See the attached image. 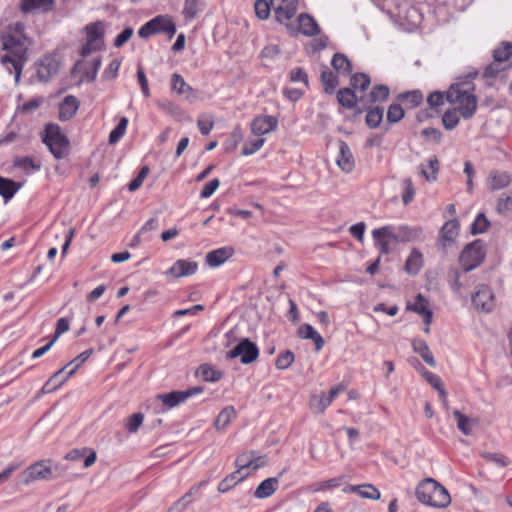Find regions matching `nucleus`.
I'll return each mask as SVG.
<instances>
[{
  "instance_id": "20e7f679",
  "label": "nucleus",
  "mask_w": 512,
  "mask_h": 512,
  "mask_svg": "<svg viewBox=\"0 0 512 512\" xmlns=\"http://www.w3.org/2000/svg\"><path fill=\"white\" fill-rule=\"evenodd\" d=\"M43 142L56 159H63L69 152V141L56 124H48L45 128Z\"/></svg>"
},
{
  "instance_id": "c9c22d12",
  "label": "nucleus",
  "mask_w": 512,
  "mask_h": 512,
  "mask_svg": "<svg viewBox=\"0 0 512 512\" xmlns=\"http://www.w3.org/2000/svg\"><path fill=\"white\" fill-rule=\"evenodd\" d=\"M398 99L405 104L407 108H415L423 101V94L420 90H412L401 93Z\"/></svg>"
},
{
  "instance_id": "7c9ffc66",
  "label": "nucleus",
  "mask_w": 512,
  "mask_h": 512,
  "mask_svg": "<svg viewBox=\"0 0 512 512\" xmlns=\"http://www.w3.org/2000/svg\"><path fill=\"white\" fill-rule=\"evenodd\" d=\"M150 21H156L157 24L154 25L157 28V33L163 32L168 35L169 39H171L176 33V25L175 23L167 16H156Z\"/></svg>"
},
{
  "instance_id": "9b49d317",
  "label": "nucleus",
  "mask_w": 512,
  "mask_h": 512,
  "mask_svg": "<svg viewBox=\"0 0 512 512\" xmlns=\"http://www.w3.org/2000/svg\"><path fill=\"white\" fill-rule=\"evenodd\" d=\"M203 391V387L197 386L186 391H172L166 394H160L157 398L167 408L171 409L186 401L189 397L199 394Z\"/></svg>"
},
{
  "instance_id": "603ef678",
  "label": "nucleus",
  "mask_w": 512,
  "mask_h": 512,
  "mask_svg": "<svg viewBox=\"0 0 512 512\" xmlns=\"http://www.w3.org/2000/svg\"><path fill=\"white\" fill-rule=\"evenodd\" d=\"M265 143V139L263 137H259L257 139L248 140L243 148L241 154L244 156H249L256 153Z\"/></svg>"
},
{
  "instance_id": "0eeeda50",
  "label": "nucleus",
  "mask_w": 512,
  "mask_h": 512,
  "mask_svg": "<svg viewBox=\"0 0 512 512\" xmlns=\"http://www.w3.org/2000/svg\"><path fill=\"white\" fill-rule=\"evenodd\" d=\"M61 67L58 54H47L36 62L37 77L41 82H47L54 77Z\"/></svg>"
},
{
  "instance_id": "69168bd1",
  "label": "nucleus",
  "mask_w": 512,
  "mask_h": 512,
  "mask_svg": "<svg viewBox=\"0 0 512 512\" xmlns=\"http://www.w3.org/2000/svg\"><path fill=\"white\" fill-rule=\"evenodd\" d=\"M422 376L425 378V380H426V381H427V382H428V383H429L433 388H435V389L438 391V393H439L441 390H445V388H444V384H443V382H442L441 378H440L438 375H436V374H434V373H432V372H430V371L424 370V371L422 372Z\"/></svg>"
},
{
  "instance_id": "72a5a7b5",
  "label": "nucleus",
  "mask_w": 512,
  "mask_h": 512,
  "mask_svg": "<svg viewBox=\"0 0 512 512\" xmlns=\"http://www.w3.org/2000/svg\"><path fill=\"white\" fill-rule=\"evenodd\" d=\"M338 102L347 109H352L359 104L360 99H358L354 93V91L350 88H342L337 93Z\"/></svg>"
},
{
  "instance_id": "9d476101",
  "label": "nucleus",
  "mask_w": 512,
  "mask_h": 512,
  "mask_svg": "<svg viewBox=\"0 0 512 512\" xmlns=\"http://www.w3.org/2000/svg\"><path fill=\"white\" fill-rule=\"evenodd\" d=\"M276 20L286 24L297 12L298 0H271Z\"/></svg>"
},
{
  "instance_id": "bf43d9fd",
  "label": "nucleus",
  "mask_w": 512,
  "mask_h": 512,
  "mask_svg": "<svg viewBox=\"0 0 512 512\" xmlns=\"http://www.w3.org/2000/svg\"><path fill=\"white\" fill-rule=\"evenodd\" d=\"M93 350L92 349H89V350H86L84 352H82L81 354H79L76 358H74L72 361H70L66 366H67V369L69 367H72L70 370H69V375H74V373L79 369V367L90 357V355L92 354Z\"/></svg>"
},
{
  "instance_id": "7ed1b4c3",
  "label": "nucleus",
  "mask_w": 512,
  "mask_h": 512,
  "mask_svg": "<svg viewBox=\"0 0 512 512\" xmlns=\"http://www.w3.org/2000/svg\"><path fill=\"white\" fill-rule=\"evenodd\" d=\"M416 497L420 502L437 508H445L451 503L447 489L433 478H425L418 484Z\"/></svg>"
},
{
  "instance_id": "423d86ee",
  "label": "nucleus",
  "mask_w": 512,
  "mask_h": 512,
  "mask_svg": "<svg viewBox=\"0 0 512 512\" xmlns=\"http://www.w3.org/2000/svg\"><path fill=\"white\" fill-rule=\"evenodd\" d=\"M372 237L375 241L380 254L387 255L397 246V236L394 233V226H383L372 231Z\"/></svg>"
},
{
  "instance_id": "8fccbe9b",
  "label": "nucleus",
  "mask_w": 512,
  "mask_h": 512,
  "mask_svg": "<svg viewBox=\"0 0 512 512\" xmlns=\"http://www.w3.org/2000/svg\"><path fill=\"white\" fill-rule=\"evenodd\" d=\"M203 7V0H186L183 12L187 18H194Z\"/></svg>"
},
{
  "instance_id": "4c0bfd02",
  "label": "nucleus",
  "mask_w": 512,
  "mask_h": 512,
  "mask_svg": "<svg viewBox=\"0 0 512 512\" xmlns=\"http://www.w3.org/2000/svg\"><path fill=\"white\" fill-rule=\"evenodd\" d=\"M389 93V88L386 85L380 84L373 87L367 98H363L365 99V104L371 105L372 103L385 101L388 98Z\"/></svg>"
},
{
  "instance_id": "6e6552de",
  "label": "nucleus",
  "mask_w": 512,
  "mask_h": 512,
  "mask_svg": "<svg viewBox=\"0 0 512 512\" xmlns=\"http://www.w3.org/2000/svg\"><path fill=\"white\" fill-rule=\"evenodd\" d=\"M259 350L255 343L243 338L232 350L227 352L226 359L241 358L243 364H249L257 359Z\"/></svg>"
},
{
  "instance_id": "09e8293b",
  "label": "nucleus",
  "mask_w": 512,
  "mask_h": 512,
  "mask_svg": "<svg viewBox=\"0 0 512 512\" xmlns=\"http://www.w3.org/2000/svg\"><path fill=\"white\" fill-rule=\"evenodd\" d=\"M481 457L486 462H491L498 467H506L510 464V460L502 453L482 452Z\"/></svg>"
},
{
  "instance_id": "5701e85b",
  "label": "nucleus",
  "mask_w": 512,
  "mask_h": 512,
  "mask_svg": "<svg viewBox=\"0 0 512 512\" xmlns=\"http://www.w3.org/2000/svg\"><path fill=\"white\" fill-rule=\"evenodd\" d=\"M343 491L356 492L360 497L370 500H378L381 497L380 491L372 484L349 485Z\"/></svg>"
},
{
  "instance_id": "dca6fc26",
  "label": "nucleus",
  "mask_w": 512,
  "mask_h": 512,
  "mask_svg": "<svg viewBox=\"0 0 512 512\" xmlns=\"http://www.w3.org/2000/svg\"><path fill=\"white\" fill-rule=\"evenodd\" d=\"M171 88L179 95H184L189 101L195 100L198 95V92L187 84L184 78L178 73H174L171 77Z\"/></svg>"
},
{
  "instance_id": "c85d7f7f",
  "label": "nucleus",
  "mask_w": 512,
  "mask_h": 512,
  "mask_svg": "<svg viewBox=\"0 0 512 512\" xmlns=\"http://www.w3.org/2000/svg\"><path fill=\"white\" fill-rule=\"evenodd\" d=\"M105 24L102 21L91 23L85 27L87 33V40L90 43H100L102 45L104 36Z\"/></svg>"
},
{
  "instance_id": "1a4fd4ad",
  "label": "nucleus",
  "mask_w": 512,
  "mask_h": 512,
  "mask_svg": "<svg viewBox=\"0 0 512 512\" xmlns=\"http://www.w3.org/2000/svg\"><path fill=\"white\" fill-rule=\"evenodd\" d=\"M53 477L50 461H40L26 468L22 475V482L26 485L36 480H47Z\"/></svg>"
},
{
  "instance_id": "b1692460",
  "label": "nucleus",
  "mask_w": 512,
  "mask_h": 512,
  "mask_svg": "<svg viewBox=\"0 0 512 512\" xmlns=\"http://www.w3.org/2000/svg\"><path fill=\"white\" fill-rule=\"evenodd\" d=\"M512 179L511 175L507 172L492 171L489 174L487 186L490 190H500L510 185Z\"/></svg>"
},
{
  "instance_id": "393cba45",
  "label": "nucleus",
  "mask_w": 512,
  "mask_h": 512,
  "mask_svg": "<svg viewBox=\"0 0 512 512\" xmlns=\"http://www.w3.org/2000/svg\"><path fill=\"white\" fill-rule=\"evenodd\" d=\"M279 480L277 477H271L262 481L254 492V497L265 499L270 497L278 488Z\"/></svg>"
},
{
  "instance_id": "052dcab7",
  "label": "nucleus",
  "mask_w": 512,
  "mask_h": 512,
  "mask_svg": "<svg viewBox=\"0 0 512 512\" xmlns=\"http://www.w3.org/2000/svg\"><path fill=\"white\" fill-rule=\"evenodd\" d=\"M404 117V110L400 104L393 103L389 106L387 111V121L390 123H397Z\"/></svg>"
},
{
  "instance_id": "ddd939ff",
  "label": "nucleus",
  "mask_w": 512,
  "mask_h": 512,
  "mask_svg": "<svg viewBox=\"0 0 512 512\" xmlns=\"http://www.w3.org/2000/svg\"><path fill=\"white\" fill-rule=\"evenodd\" d=\"M278 120L274 116L261 115L254 118L251 123V132L256 136H263L277 128Z\"/></svg>"
},
{
  "instance_id": "680f3d73",
  "label": "nucleus",
  "mask_w": 512,
  "mask_h": 512,
  "mask_svg": "<svg viewBox=\"0 0 512 512\" xmlns=\"http://www.w3.org/2000/svg\"><path fill=\"white\" fill-rule=\"evenodd\" d=\"M293 361L294 353L290 350H286L277 357L275 365L278 369L283 370L290 367Z\"/></svg>"
},
{
  "instance_id": "49530a36",
  "label": "nucleus",
  "mask_w": 512,
  "mask_h": 512,
  "mask_svg": "<svg viewBox=\"0 0 512 512\" xmlns=\"http://www.w3.org/2000/svg\"><path fill=\"white\" fill-rule=\"evenodd\" d=\"M512 56V43L504 42L493 51V59L504 63Z\"/></svg>"
},
{
  "instance_id": "0e129e2a",
  "label": "nucleus",
  "mask_w": 512,
  "mask_h": 512,
  "mask_svg": "<svg viewBox=\"0 0 512 512\" xmlns=\"http://www.w3.org/2000/svg\"><path fill=\"white\" fill-rule=\"evenodd\" d=\"M197 126L202 135H208L214 127L211 116L202 115L198 118Z\"/></svg>"
},
{
  "instance_id": "6ab92c4d",
  "label": "nucleus",
  "mask_w": 512,
  "mask_h": 512,
  "mask_svg": "<svg viewBox=\"0 0 512 512\" xmlns=\"http://www.w3.org/2000/svg\"><path fill=\"white\" fill-rule=\"evenodd\" d=\"M54 6V0H21L20 10L23 13H45L51 11Z\"/></svg>"
},
{
  "instance_id": "412c9836",
  "label": "nucleus",
  "mask_w": 512,
  "mask_h": 512,
  "mask_svg": "<svg viewBox=\"0 0 512 512\" xmlns=\"http://www.w3.org/2000/svg\"><path fill=\"white\" fill-rule=\"evenodd\" d=\"M407 309L414 311L415 313L423 316L426 325H430L432 322V311L428 308V302L422 294H417L415 302L408 304Z\"/></svg>"
},
{
  "instance_id": "e433bc0d",
  "label": "nucleus",
  "mask_w": 512,
  "mask_h": 512,
  "mask_svg": "<svg viewBox=\"0 0 512 512\" xmlns=\"http://www.w3.org/2000/svg\"><path fill=\"white\" fill-rule=\"evenodd\" d=\"M236 416V410L234 406L225 407L215 419L214 425L217 430L225 429Z\"/></svg>"
},
{
  "instance_id": "c03bdc74",
  "label": "nucleus",
  "mask_w": 512,
  "mask_h": 512,
  "mask_svg": "<svg viewBox=\"0 0 512 512\" xmlns=\"http://www.w3.org/2000/svg\"><path fill=\"white\" fill-rule=\"evenodd\" d=\"M197 374L204 380L216 382L221 379L222 373L215 370L211 365L203 364L199 367Z\"/></svg>"
},
{
  "instance_id": "f8f14e48",
  "label": "nucleus",
  "mask_w": 512,
  "mask_h": 512,
  "mask_svg": "<svg viewBox=\"0 0 512 512\" xmlns=\"http://www.w3.org/2000/svg\"><path fill=\"white\" fill-rule=\"evenodd\" d=\"M472 303L478 310L491 311L495 305L491 288L487 285H479L477 291L472 295Z\"/></svg>"
},
{
  "instance_id": "5fc2aeb1",
  "label": "nucleus",
  "mask_w": 512,
  "mask_h": 512,
  "mask_svg": "<svg viewBox=\"0 0 512 512\" xmlns=\"http://www.w3.org/2000/svg\"><path fill=\"white\" fill-rule=\"evenodd\" d=\"M490 226L489 220L486 218L485 214L480 213L476 217L475 221L472 224L471 227V233L472 234H480L487 231V229Z\"/></svg>"
},
{
  "instance_id": "2f4dec72",
  "label": "nucleus",
  "mask_w": 512,
  "mask_h": 512,
  "mask_svg": "<svg viewBox=\"0 0 512 512\" xmlns=\"http://www.w3.org/2000/svg\"><path fill=\"white\" fill-rule=\"evenodd\" d=\"M21 186V183L0 176V195L4 198L5 202L10 200Z\"/></svg>"
},
{
  "instance_id": "338daca9",
  "label": "nucleus",
  "mask_w": 512,
  "mask_h": 512,
  "mask_svg": "<svg viewBox=\"0 0 512 512\" xmlns=\"http://www.w3.org/2000/svg\"><path fill=\"white\" fill-rule=\"evenodd\" d=\"M72 375H69L67 366L62 367L56 371L49 379L55 384L57 389L63 385Z\"/></svg>"
},
{
  "instance_id": "a18cd8bd",
  "label": "nucleus",
  "mask_w": 512,
  "mask_h": 512,
  "mask_svg": "<svg viewBox=\"0 0 512 512\" xmlns=\"http://www.w3.org/2000/svg\"><path fill=\"white\" fill-rule=\"evenodd\" d=\"M127 126L128 119L126 117H122L117 126L110 132L109 144H116L125 134Z\"/></svg>"
},
{
  "instance_id": "473e14b6",
  "label": "nucleus",
  "mask_w": 512,
  "mask_h": 512,
  "mask_svg": "<svg viewBox=\"0 0 512 512\" xmlns=\"http://www.w3.org/2000/svg\"><path fill=\"white\" fill-rule=\"evenodd\" d=\"M459 223L456 219L447 221L441 228V240L445 246L448 242H452L458 235Z\"/></svg>"
},
{
  "instance_id": "f704fd0d",
  "label": "nucleus",
  "mask_w": 512,
  "mask_h": 512,
  "mask_svg": "<svg viewBox=\"0 0 512 512\" xmlns=\"http://www.w3.org/2000/svg\"><path fill=\"white\" fill-rule=\"evenodd\" d=\"M249 475V472L241 474L239 471H234L225 477L218 485V491L220 493L228 492L232 487H234L237 483L245 479Z\"/></svg>"
},
{
  "instance_id": "a211bd4d",
  "label": "nucleus",
  "mask_w": 512,
  "mask_h": 512,
  "mask_svg": "<svg viewBox=\"0 0 512 512\" xmlns=\"http://www.w3.org/2000/svg\"><path fill=\"white\" fill-rule=\"evenodd\" d=\"M234 254V249L231 246L221 247L212 250L206 255V262L210 267H218L225 261L231 258Z\"/></svg>"
},
{
  "instance_id": "c756f323",
  "label": "nucleus",
  "mask_w": 512,
  "mask_h": 512,
  "mask_svg": "<svg viewBox=\"0 0 512 512\" xmlns=\"http://www.w3.org/2000/svg\"><path fill=\"white\" fill-rule=\"evenodd\" d=\"M440 164L436 156H432L428 160V168L425 165L419 166L420 174L428 181L434 182L437 180Z\"/></svg>"
},
{
  "instance_id": "774afa93",
  "label": "nucleus",
  "mask_w": 512,
  "mask_h": 512,
  "mask_svg": "<svg viewBox=\"0 0 512 512\" xmlns=\"http://www.w3.org/2000/svg\"><path fill=\"white\" fill-rule=\"evenodd\" d=\"M497 211L500 214L512 211V194H504L498 199Z\"/></svg>"
},
{
  "instance_id": "f03ea898",
  "label": "nucleus",
  "mask_w": 512,
  "mask_h": 512,
  "mask_svg": "<svg viewBox=\"0 0 512 512\" xmlns=\"http://www.w3.org/2000/svg\"><path fill=\"white\" fill-rule=\"evenodd\" d=\"M473 90V83L465 81L451 85L446 93V100L451 104H459L457 109L466 120L472 118L477 110L478 101Z\"/></svg>"
},
{
  "instance_id": "e2e57ef3",
  "label": "nucleus",
  "mask_w": 512,
  "mask_h": 512,
  "mask_svg": "<svg viewBox=\"0 0 512 512\" xmlns=\"http://www.w3.org/2000/svg\"><path fill=\"white\" fill-rule=\"evenodd\" d=\"M149 171L150 170H149L148 166H143L140 169L138 175L129 183V185H128L129 191L134 192L137 189H139L141 187V185L143 184L145 178L149 174Z\"/></svg>"
},
{
  "instance_id": "ea45409f",
  "label": "nucleus",
  "mask_w": 512,
  "mask_h": 512,
  "mask_svg": "<svg viewBox=\"0 0 512 512\" xmlns=\"http://www.w3.org/2000/svg\"><path fill=\"white\" fill-rule=\"evenodd\" d=\"M200 485L201 484L192 487L185 495H183L179 500L174 502L172 506L169 508L168 512H183L191 502V497L198 492Z\"/></svg>"
},
{
  "instance_id": "bb28decb",
  "label": "nucleus",
  "mask_w": 512,
  "mask_h": 512,
  "mask_svg": "<svg viewBox=\"0 0 512 512\" xmlns=\"http://www.w3.org/2000/svg\"><path fill=\"white\" fill-rule=\"evenodd\" d=\"M300 31L306 36H314L320 32V28L313 17L308 14H300L298 17Z\"/></svg>"
},
{
  "instance_id": "39448f33",
  "label": "nucleus",
  "mask_w": 512,
  "mask_h": 512,
  "mask_svg": "<svg viewBox=\"0 0 512 512\" xmlns=\"http://www.w3.org/2000/svg\"><path fill=\"white\" fill-rule=\"evenodd\" d=\"M486 256L485 245L481 240H475L465 246L460 254V264L464 272L474 270L484 261Z\"/></svg>"
},
{
  "instance_id": "864d4df0",
  "label": "nucleus",
  "mask_w": 512,
  "mask_h": 512,
  "mask_svg": "<svg viewBox=\"0 0 512 512\" xmlns=\"http://www.w3.org/2000/svg\"><path fill=\"white\" fill-rule=\"evenodd\" d=\"M370 85V78L364 73H356L351 77V86L353 89L365 91Z\"/></svg>"
},
{
  "instance_id": "13d9d810",
  "label": "nucleus",
  "mask_w": 512,
  "mask_h": 512,
  "mask_svg": "<svg viewBox=\"0 0 512 512\" xmlns=\"http://www.w3.org/2000/svg\"><path fill=\"white\" fill-rule=\"evenodd\" d=\"M402 187L404 189V192L402 194V201L404 205H408L413 200L416 194V190L410 178H405L402 181Z\"/></svg>"
},
{
  "instance_id": "4be33fe9",
  "label": "nucleus",
  "mask_w": 512,
  "mask_h": 512,
  "mask_svg": "<svg viewBox=\"0 0 512 512\" xmlns=\"http://www.w3.org/2000/svg\"><path fill=\"white\" fill-rule=\"evenodd\" d=\"M79 108V101L72 95L66 96L59 109V119L62 121L70 120Z\"/></svg>"
},
{
  "instance_id": "aec40b11",
  "label": "nucleus",
  "mask_w": 512,
  "mask_h": 512,
  "mask_svg": "<svg viewBox=\"0 0 512 512\" xmlns=\"http://www.w3.org/2000/svg\"><path fill=\"white\" fill-rule=\"evenodd\" d=\"M452 415L456 420L457 428L466 436L471 435L474 428L478 425V421L475 418L464 415L460 410L454 409Z\"/></svg>"
},
{
  "instance_id": "a878e982",
  "label": "nucleus",
  "mask_w": 512,
  "mask_h": 512,
  "mask_svg": "<svg viewBox=\"0 0 512 512\" xmlns=\"http://www.w3.org/2000/svg\"><path fill=\"white\" fill-rule=\"evenodd\" d=\"M423 266V255L417 249L413 248L405 262V271L408 274L416 275Z\"/></svg>"
},
{
  "instance_id": "de8ad7c7",
  "label": "nucleus",
  "mask_w": 512,
  "mask_h": 512,
  "mask_svg": "<svg viewBox=\"0 0 512 512\" xmlns=\"http://www.w3.org/2000/svg\"><path fill=\"white\" fill-rule=\"evenodd\" d=\"M459 111L457 108L447 110L442 117V123L446 130L454 129L459 123Z\"/></svg>"
},
{
  "instance_id": "37998d69",
  "label": "nucleus",
  "mask_w": 512,
  "mask_h": 512,
  "mask_svg": "<svg viewBox=\"0 0 512 512\" xmlns=\"http://www.w3.org/2000/svg\"><path fill=\"white\" fill-rule=\"evenodd\" d=\"M14 167L23 169L25 172L29 173L30 171H38L41 169V164L36 163L33 158L26 157H16L14 159Z\"/></svg>"
},
{
  "instance_id": "cd10ccee",
  "label": "nucleus",
  "mask_w": 512,
  "mask_h": 512,
  "mask_svg": "<svg viewBox=\"0 0 512 512\" xmlns=\"http://www.w3.org/2000/svg\"><path fill=\"white\" fill-rule=\"evenodd\" d=\"M413 351L421 356V358L431 367L436 366V361L431 353L429 346L422 339H415L412 342Z\"/></svg>"
},
{
  "instance_id": "f257e3e1",
  "label": "nucleus",
  "mask_w": 512,
  "mask_h": 512,
  "mask_svg": "<svg viewBox=\"0 0 512 512\" xmlns=\"http://www.w3.org/2000/svg\"><path fill=\"white\" fill-rule=\"evenodd\" d=\"M30 40L25 34V25L17 22L9 25L1 36L0 63L7 68L9 72L11 65L14 70L15 83L18 84L21 79L22 70L27 61V51Z\"/></svg>"
},
{
  "instance_id": "f3484780",
  "label": "nucleus",
  "mask_w": 512,
  "mask_h": 512,
  "mask_svg": "<svg viewBox=\"0 0 512 512\" xmlns=\"http://www.w3.org/2000/svg\"><path fill=\"white\" fill-rule=\"evenodd\" d=\"M359 104L361 105L362 110L366 111V124L370 128H377L384 115V110L380 106H374L372 107L370 104H365V99L360 98Z\"/></svg>"
},
{
  "instance_id": "2eb2a0df",
  "label": "nucleus",
  "mask_w": 512,
  "mask_h": 512,
  "mask_svg": "<svg viewBox=\"0 0 512 512\" xmlns=\"http://www.w3.org/2000/svg\"><path fill=\"white\" fill-rule=\"evenodd\" d=\"M338 146L339 155L337 157L336 163L342 171L350 173L355 167V159L351 152V149L348 146V144L343 140H340L338 142Z\"/></svg>"
},
{
  "instance_id": "6e6d98bb",
  "label": "nucleus",
  "mask_w": 512,
  "mask_h": 512,
  "mask_svg": "<svg viewBox=\"0 0 512 512\" xmlns=\"http://www.w3.org/2000/svg\"><path fill=\"white\" fill-rule=\"evenodd\" d=\"M271 6V1L268 2L267 0H256L254 8L257 17L261 20H266L270 15Z\"/></svg>"
},
{
  "instance_id": "3c124183",
  "label": "nucleus",
  "mask_w": 512,
  "mask_h": 512,
  "mask_svg": "<svg viewBox=\"0 0 512 512\" xmlns=\"http://www.w3.org/2000/svg\"><path fill=\"white\" fill-rule=\"evenodd\" d=\"M254 454V451H248L245 453L240 454L235 461V465L237 467V471H239L241 474L246 473L247 469L250 468L252 465V456Z\"/></svg>"
},
{
  "instance_id": "79ce46f5",
  "label": "nucleus",
  "mask_w": 512,
  "mask_h": 512,
  "mask_svg": "<svg viewBox=\"0 0 512 512\" xmlns=\"http://www.w3.org/2000/svg\"><path fill=\"white\" fill-rule=\"evenodd\" d=\"M333 68L342 74H349L352 71V65L349 59L341 53H336L331 61Z\"/></svg>"
},
{
  "instance_id": "4d7b16f0",
  "label": "nucleus",
  "mask_w": 512,
  "mask_h": 512,
  "mask_svg": "<svg viewBox=\"0 0 512 512\" xmlns=\"http://www.w3.org/2000/svg\"><path fill=\"white\" fill-rule=\"evenodd\" d=\"M397 242H408L416 237V232L407 226L394 227Z\"/></svg>"
},
{
  "instance_id": "58836bf2",
  "label": "nucleus",
  "mask_w": 512,
  "mask_h": 512,
  "mask_svg": "<svg viewBox=\"0 0 512 512\" xmlns=\"http://www.w3.org/2000/svg\"><path fill=\"white\" fill-rule=\"evenodd\" d=\"M329 405L330 403L323 392L310 397L309 407L315 414H322Z\"/></svg>"
},
{
  "instance_id": "a19ab883",
  "label": "nucleus",
  "mask_w": 512,
  "mask_h": 512,
  "mask_svg": "<svg viewBox=\"0 0 512 512\" xmlns=\"http://www.w3.org/2000/svg\"><path fill=\"white\" fill-rule=\"evenodd\" d=\"M320 78L324 91L328 94H332L339 84L337 76L326 68L321 72Z\"/></svg>"
},
{
  "instance_id": "4468645a",
  "label": "nucleus",
  "mask_w": 512,
  "mask_h": 512,
  "mask_svg": "<svg viewBox=\"0 0 512 512\" xmlns=\"http://www.w3.org/2000/svg\"><path fill=\"white\" fill-rule=\"evenodd\" d=\"M197 269L198 265L196 262L179 259L166 271V274L174 278H180L195 274Z\"/></svg>"
}]
</instances>
